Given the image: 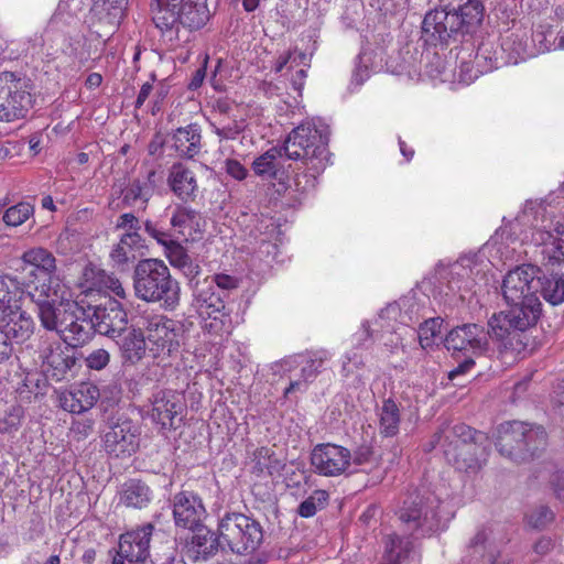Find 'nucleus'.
<instances>
[{"instance_id": "f257e3e1", "label": "nucleus", "mask_w": 564, "mask_h": 564, "mask_svg": "<svg viewBox=\"0 0 564 564\" xmlns=\"http://www.w3.org/2000/svg\"><path fill=\"white\" fill-rule=\"evenodd\" d=\"M539 273L538 267L522 264L510 270L502 280V296L510 308L494 314L488 327L489 335L506 351H524L529 346L527 330L535 326L542 315Z\"/></svg>"}, {"instance_id": "f03ea898", "label": "nucleus", "mask_w": 564, "mask_h": 564, "mask_svg": "<svg viewBox=\"0 0 564 564\" xmlns=\"http://www.w3.org/2000/svg\"><path fill=\"white\" fill-rule=\"evenodd\" d=\"M283 148L290 160L300 162L294 176L296 191L304 193L313 188L329 161L326 129L311 122L301 123L289 133Z\"/></svg>"}, {"instance_id": "7ed1b4c3", "label": "nucleus", "mask_w": 564, "mask_h": 564, "mask_svg": "<svg viewBox=\"0 0 564 564\" xmlns=\"http://www.w3.org/2000/svg\"><path fill=\"white\" fill-rule=\"evenodd\" d=\"M135 296L148 303H161L173 311L180 304V283L172 278L162 260L144 259L138 262L133 272Z\"/></svg>"}, {"instance_id": "20e7f679", "label": "nucleus", "mask_w": 564, "mask_h": 564, "mask_svg": "<svg viewBox=\"0 0 564 564\" xmlns=\"http://www.w3.org/2000/svg\"><path fill=\"white\" fill-rule=\"evenodd\" d=\"M441 501L430 491L411 494L399 510V519L415 539L429 536L444 529Z\"/></svg>"}, {"instance_id": "39448f33", "label": "nucleus", "mask_w": 564, "mask_h": 564, "mask_svg": "<svg viewBox=\"0 0 564 564\" xmlns=\"http://www.w3.org/2000/svg\"><path fill=\"white\" fill-rule=\"evenodd\" d=\"M496 446L501 455L517 463L534 456L545 445V431L541 426L513 421L499 425Z\"/></svg>"}, {"instance_id": "423d86ee", "label": "nucleus", "mask_w": 564, "mask_h": 564, "mask_svg": "<svg viewBox=\"0 0 564 564\" xmlns=\"http://www.w3.org/2000/svg\"><path fill=\"white\" fill-rule=\"evenodd\" d=\"M475 432L466 424L447 426L435 435V444L443 449L445 458L458 470L475 471L480 467L475 444Z\"/></svg>"}, {"instance_id": "0eeeda50", "label": "nucleus", "mask_w": 564, "mask_h": 564, "mask_svg": "<svg viewBox=\"0 0 564 564\" xmlns=\"http://www.w3.org/2000/svg\"><path fill=\"white\" fill-rule=\"evenodd\" d=\"M220 541L236 554L253 553L263 540L261 524L251 517L240 512H227L219 520Z\"/></svg>"}, {"instance_id": "6e6552de", "label": "nucleus", "mask_w": 564, "mask_h": 564, "mask_svg": "<svg viewBox=\"0 0 564 564\" xmlns=\"http://www.w3.org/2000/svg\"><path fill=\"white\" fill-rule=\"evenodd\" d=\"M26 293L37 307L41 325H53V317L73 295L67 285L56 275L39 273L26 285Z\"/></svg>"}, {"instance_id": "1a4fd4ad", "label": "nucleus", "mask_w": 564, "mask_h": 564, "mask_svg": "<svg viewBox=\"0 0 564 564\" xmlns=\"http://www.w3.org/2000/svg\"><path fill=\"white\" fill-rule=\"evenodd\" d=\"M47 330H54L69 346H83L96 333L88 314V304L84 300L68 301L53 317V325H42Z\"/></svg>"}, {"instance_id": "9d476101", "label": "nucleus", "mask_w": 564, "mask_h": 564, "mask_svg": "<svg viewBox=\"0 0 564 564\" xmlns=\"http://www.w3.org/2000/svg\"><path fill=\"white\" fill-rule=\"evenodd\" d=\"M554 240V228L542 229L531 226L530 215L522 213L514 219L506 221L496 229L494 235L484 245V247H509L527 246L547 247L552 246Z\"/></svg>"}, {"instance_id": "9b49d317", "label": "nucleus", "mask_w": 564, "mask_h": 564, "mask_svg": "<svg viewBox=\"0 0 564 564\" xmlns=\"http://www.w3.org/2000/svg\"><path fill=\"white\" fill-rule=\"evenodd\" d=\"M199 214L191 208L177 206L171 218L173 234L159 230L151 221L145 223V231L162 247H182L200 238Z\"/></svg>"}, {"instance_id": "f8f14e48", "label": "nucleus", "mask_w": 564, "mask_h": 564, "mask_svg": "<svg viewBox=\"0 0 564 564\" xmlns=\"http://www.w3.org/2000/svg\"><path fill=\"white\" fill-rule=\"evenodd\" d=\"M32 106L25 79L11 72L0 73V121L24 118Z\"/></svg>"}, {"instance_id": "ddd939ff", "label": "nucleus", "mask_w": 564, "mask_h": 564, "mask_svg": "<svg viewBox=\"0 0 564 564\" xmlns=\"http://www.w3.org/2000/svg\"><path fill=\"white\" fill-rule=\"evenodd\" d=\"M186 411L183 393L172 389H160L149 398L148 415L160 430L172 431L181 426Z\"/></svg>"}, {"instance_id": "4468645a", "label": "nucleus", "mask_w": 564, "mask_h": 564, "mask_svg": "<svg viewBox=\"0 0 564 564\" xmlns=\"http://www.w3.org/2000/svg\"><path fill=\"white\" fill-rule=\"evenodd\" d=\"M140 326L149 344V349L154 357L170 356L177 350L178 335L176 323L161 314L144 313L140 317Z\"/></svg>"}, {"instance_id": "2eb2a0df", "label": "nucleus", "mask_w": 564, "mask_h": 564, "mask_svg": "<svg viewBox=\"0 0 564 564\" xmlns=\"http://www.w3.org/2000/svg\"><path fill=\"white\" fill-rule=\"evenodd\" d=\"M95 332L110 338H119L127 330L128 315L122 305L111 297L98 304L88 303Z\"/></svg>"}, {"instance_id": "dca6fc26", "label": "nucleus", "mask_w": 564, "mask_h": 564, "mask_svg": "<svg viewBox=\"0 0 564 564\" xmlns=\"http://www.w3.org/2000/svg\"><path fill=\"white\" fill-rule=\"evenodd\" d=\"M426 296H417L410 292L398 301L388 304L379 314L380 321H387V326L393 328V323L402 326L412 327L421 322L427 315Z\"/></svg>"}, {"instance_id": "f3484780", "label": "nucleus", "mask_w": 564, "mask_h": 564, "mask_svg": "<svg viewBox=\"0 0 564 564\" xmlns=\"http://www.w3.org/2000/svg\"><path fill=\"white\" fill-rule=\"evenodd\" d=\"M351 459L348 448L333 443L317 444L311 453L313 470L324 477L344 475L349 469Z\"/></svg>"}, {"instance_id": "a211bd4d", "label": "nucleus", "mask_w": 564, "mask_h": 564, "mask_svg": "<svg viewBox=\"0 0 564 564\" xmlns=\"http://www.w3.org/2000/svg\"><path fill=\"white\" fill-rule=\"evenodd\" d=\"M194 306L204 321V328L213 334H220L226 329L229 316L225 312V302L212 288L194 290Z\"/></svg>"}, {"instance_id": "6ab92c4d", "label": "nucleus", "mask_w": 564, "mask_h": 564, "mask_svg": "<svg viewBox=\"0 0 564 564\" xmlns=\"http://www.w3.org/2000/svg\"><path fill=\"white\" fill-rule=\"evenodd\" d=\"M105 451L115 457L130 456L139 447V430L130 420H123L111 426L104 435Z\"/></svg>"}, {"instance_id": "aec40b11", "label": "nucleus", "mask_w": 564, "mask_h": 564, "mask_svg": "<svg viewBox=\"0 0 564 564\" xmlns=\"http://www.w3.org/2000/svg\"><path fill=\"white\" fill-rule=\"evenodd\" d=\"M207 517L202 498L193 491H182L173 497V519L177 528L194 530Z\"/></svg>"}, {"instance_id": "412c9836", "label": "nucleus", "mask_w": 564, "mask_h": 564, "mask_svg": "<svg viewBox=\"0 0 564 564\" xmlns=\"http://www.w3.org/2000/svg\"><path fill=\"white\" fill-rule=\"evenodd\" d=\"M490 337L489 330L485 333L484 328L477 324H464L453 328L445 338V347L453 351H466L471 355L482 354L488 346L487 337Z\"/></svg>"}, {"instance_id": "4be33fe9", "label": "nucleus", "mask_w": 564, "mask_h": 564, "mask_svg": "<svg viewBox=\"0 0 564 564\" xmlns=\"http://www.w3.org/2000/svg\"><path fill=\"white\" fill-rule=\"evenodd\" d=\"M40 358L46 378L56 382L63 380L76 362L70 350L58 341H43L40 348Z\"/></svg>"}, {"instance_id": "5701e85b", "label": "nucleus", "mask_w": 564, "mask_h": 564, "mask_svg": "<svg viewBox=\"0 0 564 564\" xmlns=\"http://www.w3.org/2000/svg\"><path fill=\"white\" fill-rule=\"evenodd\" d=\"M151 523L120 535L118 555L130 563L144 562L149 556L150 541L153 532Z\"/></svg>"}, {"instance_id": "b1692460", "label": "nucleus", "mask_w": 564, "mask_h": 564, "mask_svg": "<svg viewBox=\"0 0 564 564\" xmlns=\"http://www.w3.org/2000/svg\"><path fill=\"white\" fill-rule=\"evenodd\" d=\"M422 30L431 36L432 42L446 43L449 37L459 33L455 10L435 8L429 11L424 17Z\"/></svg>"}, {"instance_id": "393cba45", "label": "nucleus", "mask_w": 564, "mask_h": 564, "mask_svg": "<svg viewBox=\"0 0 564 564\" xmlns=\"http://www.w3.org/2000/svg\"><path fill=\"white\" fill-rule=\"evenodd\" d=\"M62 54L65 56L67 66L72 70H80L89 62L100 57L98 48L84 34L69 35L65 39Z\"/></svg>"}, {"instance_id": "a878e982", "label": "nucleus", "mask_w": 564, "mask_h": 564, "mask_svg": "<svg viewBox=\"0 0 564 564\" xmlns=\"http://www.w3.org/2000/svg\"><path fill=\"white\" fill-rule=\"evenodd\" d=\"M98 387L91 382H80L59 393V405L65 411L80 414L90 410L101 397Z\"/></svg>"}, {"instance_id": "bb28decb", "label": "nucleus", "mask_w": 564, "mask_h": 564, "mask_svg": "<svg viewBox=\"0 0 564 564\" xmlns=\"http://www.w3.org/2000/svg\"><path fill=\"white\" fill-rule=\"evenodd\" d=\"M171 191L184 203L193 202L198 192L196 175L192 169L182 162L174 163L167 175Z\"/></svg>"}, {"instance_id": "cd10ccee", "label": "nucleus", "mask_w": 564, "mask_h": 564, "mask_svg": "<svg viewBox=\"0 0 564 564\" xmlns=\"http://www.w3.org/2000/svg\"><path fill=\"white\" fill-rule=\"evenodd\" d=\"M83 288L86 295H90L94 291L111 292L120 299H126L127 293L118 278L108 274L105 270L94 265H87L83 272Z\"/></svg>"}, {"instance_id": "c85d7f7f", "label": "nucleus", "mask_w": 564, "mask_h": 564, "mask_svg": "<svg viewBox=\"0 0 564 564\" xmlns=\"http://www.w3.org/2000/svg\"><path fill=\"white\" fill-rule=\"evenodd\" d=\"M34 323L19 306L0 316V329L12 344L23 343L33 334Z\"/></svg>"}, {"instance_id": "c756f323", "label": "nucleus", "mask_w": 564, "mask_h": 564, "mask_svg": "<svg viewBox=\"0 0 564 564\" xmlns=\"http://www.w3.org/2000/svg\"><path fill=\"white\" fill-rule=\"evenodd\" d=\"M172 148L183 159H194L202 150V129L197 123L177 128L172 134Z\"/></svg>"}, {"instance_id": "7c9ffc66", "label": "nucleus", "mask_w": 564, "mask_h": 564, "mask_svg": "<svg viewBox=\"0 0 564 564\" xmlns=\"http://www.w3.org/2000/svg\"><path fill=\"white\" fill-rule=\"evenodd\" d=\"M155 175L156 172L152 170L148 173L147 181L135 178L129 182V184L121 192L122 204L126 207L144 210L153 195Z\"/></svg>"}, {"instance_id": "2f4dec72", "label": "nucleus", "mask_w": 564, "mask_h": 564, "mask_svg": "<svg viewBox=\"0 0 564 564\" xmlns=\"http://www.w3.org/2000/svg\"><path fill=\"white\" fill-rule=\"evenodd\" d=\"M384 564H417L419 556L412 541L399 535H389L386 540Z\"/></svg>"}, {"instance_id": "473e14b6", "label": "nucleus", "mask_w": 564, "mask_h": 564, "mask_svg": "<svg viewBox=\"0 0 564 564\" xmlns=\"http://www.w3.org/2000/svg\"><path fill=\"white\" fill-rule=\"evenodd\" d=\"M152 21L163 35L170 40L177 39L181 18L180 7L162 6L161 3L151 2Z\"/></svg>"}, {"instance_id": "72a5a7b5", "label": "nucleus", "mask_w": 564, "mask_h": 564, "mask_svg": "<svg viewBox=\"0 0 564 564\" xmlns=\"http://www.w3.org/2000/svg\"><path fill=\"white\" fill-rule=\"evenodd\" d=\"M193 536L191 541V551L194 553L195 558L207 560L215 555L219 549L226 550V546L220 541V534L215 536L207 527L200 524L192 530Z\"/></svg>"}, {"instance_id": "f704fd0d", "label": "nucleus", "mask_w": 564, "mask_h": 564, "mask_svg": "<svg viewBox=\"0 0 564 564\" xmlns=\"http://www.w3.org/2000/svg\"><path fill=\"white\" fill-rule=\"evenodd\" d=\"M207 1L183 0L180 6L181 25L191 31L202 29L212 15Z\"/></svg>"}, {"instance_id": "c9c22d12", "label": "nucleus", "mask_w": 564, "mask_h": 564, "mask_svg": "<svg viewBox=\"0 0 564 564\" xmlns=\"http://www.w3.org/2000/svg\"><path fill=\"white\" fill-rule=\"evenodd\" d=\"M140 325V322L138 323ZM122 357L132 364L142 359L147 349V338L142 327L126 330L118 341Z\"/></svg>"}, {"instance_id": "e433bc0d", "label": "nucleus", "mask_w": 564, "mask_h": 564, "mask_svg": "<svg viewBox=\"0 0 564 564\" xmlns=\"http://www.w3.org/2000/svg\"><path fill=\"white\" fill-rule=\"evenodd\" d=\"M152 499V491L148 485L140 480L126 481L119 491V501L128 508L142 509Z\"/></svg>"}, {"instance_id": "4c0bfd02", "label": "nucleus", "mask_w": 564, "mask_h": 564, "mask_svg": "<svg viewBox=\"0 0 564 564\" xmlns=\"http://www.w3.org/2000/svg\"><path fill=\"white\" fill-rule=\"evenodd\" d=\"M378 431L383 437H393L399 433L401 423L400 408L391 399H384L382 405L378 409Z\"/></svg>"}, {"instance_id": "58836bf2", "label": "nucleus", "mask_w": 564, "mask_h": 564, "mask_svg": "<svg viewBox=\"0 0 564 564\" xmlns=\"http://www.w3.org/2000/svg\"><path fill=\"white\" fill-rule=\"evenodd\" d=\"M329 359V354L326 350H318L313 352L302 366L303 380H294L290 382V386L285 389L288 395L294 391H304L307 388V383L314 380L317 373L321 371L324 362Z\"/></svg>"}, {"instance_id": "ea45409f", "label": "nucleus", "mask_w": 564, "mask_h": 564, "mask_svg": "<svg viewBox=\"0 0 564 564\" xmlns=\"http://www.w3.org/2000/svg\"><path fill=\"white\" fill-rule=\"evenodd\" d=\"M170 264L181 271L189 282H193L200 273V262L197 257L188 252V249H165Z\"/></svg>"}, {"instance_id": "a19ab883", "label": "nucleus", "mask_w": 564, "mask_h": 564, "mask_svg": "<svg viewBox=\"0 0 564 564\" xmlns=\"http://www.w3.org/2000/svg\"><path fill=\"white\" fill-rule=\"evenodd\" d=\"M494 538L492 527H485L479 529L471 538L469 546L473 549L481 547L486 551L481 557V564H510L508 558L501 557L500 553L491 549Z\"/></svg>"}, {"instance_id": "79ce46f5", "label": "nucleus", "mask_w": 564, "mask_h": 564, "mask_svg": "<svg viewBox=\"0 0 564 564\" xmlns=\"http://www.w3.org/2000/svg\"><path fill=\"white\" fill-rule=\"evenodd\" d=\"M459 33H469L480 25L484 19V6L479 0H469L455 10Z\"/></svg>"}, {"instance_id": "37998d69", "label": "nucleus", "mask_w": 564, "mask_h": 564, "mask_svg": "<svg viewBox=\"0 0 564 564\" xmlns=\"http://www.w3.org/2000/svg\"><path fill=\"white\" fill-rule=\"evenodd\" d=\"M283 466V463L268 447H260L253 453L252 473L257 476H274L282 470Z\"/></svg>"}, {"instance_id": "c03bdc74", "label": "nucleus", "mask_w": 564, "mask_h": 564, "mask_svg": "<svg viewBox=\"0 0 564 564\" xmlns=\"http://www.w3.org/2000/svg\"><path fill=\"white\" fill-rule=\"evenodd\" d=\"M117 229L126 230L117 247H138L141 242L140 221L131 213L122 214L116 224Z\"/></svg>"}, {"instance_id": "a18cd8bd", "label": "nucleus", "mask_w": 564, "mask_h": 564, "mask_svg": "<svg viewBox=\"0 0 564 564\" xmlns=\"http://www.w3.org/2000/svg\"><path fill=\"white\" fill-rule=\"evenodd\" d=\"M543 299L553 306L564 302V274L541 278L540 289Z\"/></svg>"}, {"instance_id": "49530a36", "label": "nucleus", "mask_w": 564, "mask_h": 564, "mask_svg": "<svg viewBox=\"0 0 564 564\" xmlns=\"http://www.w3.org/2000/svg\"><path fill=\"white\" fill-rule=\"evenodd\" d=\"M19 282L9 275H0V316L17 308Z\"/></svg>"}, {"instance_id": "de8ad7c7", "label": "nucleus", "mask_w": 564, "mask_h": 564, "mask_svg": "<svg viewBox=\"0 0 564 564\" xmlns=\"http://www.w3.org/2000/svg\"><path fill=\"white\" fill-rule=\"evenodd\" d=\"M279 156V150L275 148L269 149L267 152L254 159L252 163L253 172L263 178H275Z\"/></svg>"}, {"instance_id": "09e8293b", "label": "nucleus", "mask_w": 564, "mask_h": 564, "mask_svg": "<svg viewBox=\"0 0 564 564\" xmlns=\"http://www.w3.org/2000/svg\"><path fill=\"white\" fill-rule=\"evenodd\" d=\"M23 260L39 269L40 273L52 274L56 267L55 258L47 249H28L23 253Z\"/></svg>"}, {"instance_id": "8fccbe9b", "label": "nucleus", "mask_w": 564, "mask_h": 564, "mask_svg": "<svg viewBox=\"0 0 564 564\" xmlns=\"http://www.w3.org/2000/svg\"><path fill=\"white\" fill-rule=\"evenodd\" d=\"M123 3H124V0H95L94 1L93 10L96 13H101L102 11H106V13H107L106 18L111 28L108 35H111L115 32V30L119 23V19L122 15Z\"/></svg>"}, {"instance_id": "3c124183", "label": "nucleus", "mask_w": 564, "mask_h": 564, "mask_svg": "<svg viewBox=\"0 0 564 564\" xmlns=\"http://www.w3.org/2000/svg\"><path fill=\"white\" fill-rule=\"evenodd\" d=\"M34 214V206L28 202H20L3 213L2 220L9 227L24 224Z\"/></svg>"}, {"instance_id": "603ef678", "label": "nucleus", "mask_w": 564, "mask_h": 564, "mask_svg": "<svg viewBox=\"0 0 564 564\" xmlns=\"http://www.w3.org/2000/svg\"><path fill=\"white\" fill-rule=\"evenodd\" d=\"M423 319L424 322L417 323L419 329L416 336L421 347L426 349L433 345L434 338L440 335L442 319L427 316Z\"/></svg>"}, {"instance_id": "864d4df0", "label": "nucleus", "mask_w": 564, "mask_h": 564, "mask_svg": "<svg viewBox=\"0 0 564 564\" xmlns=\"http://www.w3.org/2000/svg\"><path fill=\"white\" fill-rule=\"evenodd\" d=\"M328 497L329 495L326 490H315L310 497L300 503L297 513L302 518L313 517L318 509L326 506Z\"/></svg>"}, {"instance_id": "5fc2aeb1", "label": "nucleus", "mask_w": 564, "mask_h": 564, "mask_svg": "<svg viewBox=\"0 0 564 564\" xmlns=\"http://www.w3.org/2000/svg\"><path fill=\"white\" fill-rule=\"evenodd\" d=\"M214 133H216L220 140H234L236 139L242 128L236 120L226 122L224 119L210 122Z\"/></svg>"}, {"instance_id": "6e6d98bb", "label": "nucleus", "mask_w": 564, "mask_h": 564, "mask_svg": "<svg viewBox=\"0 0 564 564\" xmlns=\"http://www.w3.org/2000/svg\"><path fill=\"white\" fill-rule=\"evenodd\" d=\"M525 518L531 528L541 530L554 520V513L550 508L540 506L529 512Z\"/></svg>"}, {"instance_id": "4d7b16f0", "label": "nucleus", "mask_w": 564, "mask_h": 564, "mask_svg": "<svg viewBox=\"0 0 564 564\" xmlns=\"http://www.w3.org/2000/svg\"><path fill=\"white\" fill-rule=\"evenodd\" d=\"M307 55L304 52H291L288 51L286 53L280 55L274 65L273 69L275 73H280L283 70V68L291 62V67L299 66L301 64L308 67V64L306 63Z\"/></svg>"}, {"instance_id": "13d9d810", "label": "nucleus", "mask_w": 564, "mask_h": 564, "mask_svg": "<svg viewBox=\"0 0 564 564\" xmlns=\"http://www.w3.org/2000/svg\"><path fill=\"white\" fill-rule=\"evenodd\" d=\"M110 360V355L106 349H96L86 358V365L89 369L101 370Z\"/></svg>"}, {"instance_id": "bf43d9fd", "label": "nucleus", "mask_w": 564, "mask_h": 564, "mask_svg": "<svg viewBox=\"0 0 564 564\" xmlns=\"http://www.w3.org/2000/svg\"><path fill=\"white\" fill-rule=\"evenodd\" d=\"M377 323L380 325L382 329L386 328L387 332L390 333V338L384 340V346L390 347L391 352H394L399 347H403V339L401 337V334L398 333L394 326L393 328L391 326L388 327L387 321H380L379 318Z\"/></svg>"}, {"instance_id": "052dcab7", "label": "nucleus", "mask_w": 564, "mask_h": 564, "mask_svg": "<svg viewBox=\"0 0 564 564\" xmlns=\"http://www.w3.org/2000/svg\"><path fill=\"white\" fill-rule=\"evenodd\" d=\"M225 170L226 173L236 181H243L248 176V170L235 159L226 160Z\"/></svg>"}, {"instance_id": "680f3d73", "label": "nucleus", "mask_w": 564, "mask_h": 564, "mask_svg": "<svg viewBox=\"0 0 564 564\" xmlns=\"http://www.w3.org/2000/svg\"><path fill=\"white\" fill-rule=\"evenodd\" d=\"M155 80V76L152 75L151 76V82H145L141 88H140V91L137 96V99H135V102H134V107L137 109H140L144 102L147 101V99L150 97V95L153 93L154 90V86H153V82Z\"/></svg>"}, {"instance_id": "e2e57ef3", "label": "nucleus", "mask_w": 564, "mask_h": 564, "mask_svg": "<svg viewBox=\"0 0 564 564\" xmlns=\"http://www.w3.org/2000/svg\"><path fill=\"white\" fill-rule=\"evenodd\" d=\"M169 94V89L160 84L154 90H153V101H152V108L151 112L152 115H155L162 109V104L164 99L166 98Z\"/></svg>"}, {"instance_id": "0e129e2a", "label": "nucleus", "mask_w": 564, "mask_h": 564, "mask_svg": "<svg viewBox=\"0 0 564 564\" xmlns=\"http://www.w3.org/2000/svg\"><path fill=\"white\" fill-rule=\"evenodd\" d=\"M94 422L91 420L75 421L72 424V432L79 438L87 437L93 432Z\"/></svg>"}, {"instance_id": "69168bd1", "label": "nucleus", "mask_w": 564, "mask_h": 564, "mask_svg": "<svg viewBox=\"0 0 564 564\" xmlns=\"http://www.w3.org/2000/svg\"><path fill=\"white\" fill-rule=\"evenodd\" d=\"M350 364H354L356 368H359L364 365L362 357L358 355L356 351L347 352L343 360V373L344 376H348L352 369L349 367Z\"/></svg>"}, {"instance_id": "338daca9", "label": "nucleus", "mask_w": 564, "mask_h": 564, "mask_svg": "<svg viewBox=\"0 0 564 564\" xmlns=\"http://www.w3.org/2000/svg\"><path fill=\"white\" fill-rule=\"evenodd\" d=\"M214 282L219 289L223 290H231L238 286V281L231 275L228 274H215L214 275Z\"/></svg>"}, {"instance_id": "774afa93", "label": "nucleus", "mask_w": 564, "mask_h": 564, "mask_svg": "<svg viewBox=\"0 0 564 564\" xmlns=\"http://www.w3.org/2000/svg\"><path fill=\"white\" fill-rule=\"evenodd\" d=\"M19 424V416L10 413L6 417L0 420V432L12 433L18 430Z\"/></svg>"}]
</instances>
